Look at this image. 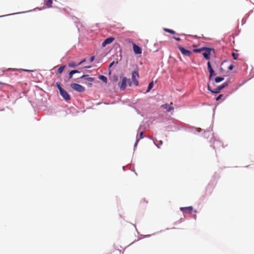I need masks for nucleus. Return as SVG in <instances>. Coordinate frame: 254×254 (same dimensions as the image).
Here are the masks:
<instances>
[{"mask_svg": "<svg viewBox=\"0 0 254 254\" xmlns=\"http://www.w3.org/2000/svg\"><path fill=\"white\" fill-rule=\"evenodd\" d=\"M86 61V60L85 59H83V60H82L80 63H79L78 64V65H81V64H82L83 63H84Z\"/></svg>", "mask_w": 254, "mask_h": 254, "instance_id": "28", "label": "nucleus"}, {"mask_svg": "<svg viewBox=\"0 0 254 254\" xmlns=\"http://www.w3.org/2000/svg\"><path fill=\"white\" fill-rule=\"evenodd\" d=\"M203 52L202 53V55L203 56L204 58L207 60H209L211 53V52H214V50L212 48L204 47V49Z\"/></svg>", "mask_w": 254, "mask_h": 254, "instance_id": "2", "label": "nucleus"}, {"mask_svg": "<svg viewBox=\"0 0 254 254\" xmlns=\"http://www.w3.org/2000/svg\"><path fill=\"white\" fill-rule=\"evenodd\" d=\"M52 3H53V0H48L46 2V6L48 8H50L52 7Z\"/></svg>", "mask_w": 254, "mask_h": 254, "instance_id": "13", "label": "nucleus"}, {"mask_svg": "<svg viewBox=\"0 0 254 254\" xmlns=\"http://www.w3.org/2000/svg\"><path fill=\"white\" fill-rule=\"evenodd\" d=\"M60 94L66 100H68L70 99V95L64 89L60 92Z\"/></svg>", "mask_w": 254, "mask_h": 254, "instance_id": "11", "label": "nucleus"}, {"mask_svg": "<svg viewBox=\"0 0 254 254\" xmlns=\"http://www.w3.org/2000/svg\"><path fill=\"white\" fill-rule=\"evenodd\" d=\"M114 40H115V38L112 37H109V38L106 39L102 44V47H104L107 45L111 44V43H112L114 41Z\"/></svg>", "mask_w": 254, "mask_h": 254, "instance_id": "8", "label": "nucleus"}, {"mask_svg": "<svg viewBox=\"0 0 254 254\" xmlns=\"http://www.w3.org/2000/svg\"><path fill=\"white\" fill-rule=\"evenodd\" d=\"M162 143H163L162 141H160V144L161 145V144H162Z\"/></svg>", "mask_w": 254, "mask_h": 254, "instance_id": "38", "label": "nucleus"}, {"mask_svg": "<svg viewBox=\"0 0 254 254\" xmlns=\"http://www.w3.org/2000/svg\"><path fill=\"white\" fill-rule=\"evenodd\" d=\"M164 31L167 32L171 33V34H175V32L174 30L170 29L165 28L164 29Z\"/></svg>", "mask_w": 254, "mask_h": 254, "instance_id": "21", "label": "nucleus"}, {"mask_svg": "<svg viewBox=\"0 0 254 254\" xmlns=\"http://www.w3.org/2000/svg\"><path fill=\"white\" fill-rule=\"evenodd\" d=\"M138 141H139V139H137L136 140V142H135V145H136L137 144V143H138Z\"/></svg>", "mask_w": 254, "mask_h": 254, "instance_id": "36", "label": "nucleus"}, {"mask_svg": "<svg viewBox=\"0 0 254 254\" xmlns=\"http://www.w3.org/2000/svg\"><path fill=\"white\" fill-rule=\"evenodd\" d=\"M114 64V62H112L109 65V67H111L113 64Z\"/></svg>", "mask_w": 254, "mask_h": 254, "instance_id": "33", "label": "nucleus"}, {"mask_svg": "<svg viewBox=\"0 0 254 254\" xmlns=\"http://www.w3.org/2000/svg\"><path fill=\"white\" fill-rule=\"evenodd\" d=\"M204 49V47L199 48V49H193V51L194 53H200L201 52H203Z\"/></svg>", "mask_w": 254, "mask_h": 254, "instance_id": "17", "label": "nucleus"}, {"mask_svg": "<svg viewBox=\"0 0 254 254\" xmlns=\"http://www.w3.org/2000/svg\"><path fill=\"white\" fill-rule=\"evenodd\" d=\"M113 80L115 81V82H117L118 80V75H114L113 76Z\"/></svg>", "mask_w": 254, "mask_h": 254, "instance_id": "23", "label": "nucleus"}, {"mask_svg": "<svg viewBox=\"0 0 254 254\" xmlns=\"http://www.w3.org/2000/svg\"><path fill=\"white\" fill-rule=\"evenodd\" d=\"M139 78V75L137 71H132L131 74V79L135 86H138L139 82L138 79Z\"/></svg>", "mask_w": 254, "mask_h": 254, "instance_id": "4", "label": "nucleus"}, {"mask_svg": "<svg viewBox=\"0 0 254 254\" xmlns=\"http://www.w3.org/2000/svg\"><path fill=\"white\" fill-rule=\"evenodd\" d=\"M133 50L135 54H141L142 53L141 49L137 45L135 44H133L132 46Z\"/></svg>", "mask_w": 254, "mask_h": 254, "instance_id": "10", "label": "nucleus"}, {"mask_svg": "<svg viewBox=\"0 0 254 254\" xmlns=\"http://www.w3.org/2000/svg\"><path fill=\"white\" fill-rule=\"evenodd\" d=\"M233 68V65H231L230 66H229L228 67V69L229 70H232Z\"/></svg>", "mask_w": 254, "mask_h": 254, "instance_id": "32", "label": "nucleus"}, {"mask_svg": "<svg viewBox=\"0 0 254 254\" xmlns=\"http://www.w3.org/2000/svg\"><path fill=\"white\" fill-rule=\"evenodd\" d=\"M91 66H85L84 68H91Z\"/></svg>", "mask_w": 254, "mask_h": 254, "instance_id": "35", "label": "nucleus"}, {"mask_svg": "<svg viewBox=\"0 0 254 254\" xmlns=\"http://www.w3.org/2000/svg\"><path fill=\"white\" fill-rule=\"evenodd\" d=\"M71 88L79 92H83L85 91V87L77 83H72L70 84Z\"/></svg>", "mask_w": 254, "mask_h": 254, "instance_id": "3", "label": "nucleus"}, {"mask_svg": "<svg viewBox=\"0 0 254 254\" xmlns=\"http://www.w3.org/2000/svg\"><path fill=\"white\" fill-rule=\"evenodd\" d=\"M86 79L89 81H93L94 80V78L92 77H87Z\"/></svg>", "mask_w": 254, "mask_h": 254, "instance_id": "26", "label": "nucleus"}, {"mask_svg": "<svg viewBox=\"0 0 254 254\" xmlns=\"http://www.w3.org/2000/svg\"><path fill=\"white\" fill-rule=\"evenodd\" d=\"M4 84V83L1 82H0V84Z\"/></svg>", "mask_w": 254, "mask_h": 254, "instance_id": "39", "label": "nucleus"}, {"mask_svg": "<svg viewBox=\"0 0 254 254\" xmlns=\"http://www.w3.org/2000/svg\"><path fill=\"white\" fill-rule=\"evenodd\" d=\"M208 90H209L210 91V90H211L210 89V86L209 85L208 86Z\"/></svg>", "mask_w": 254, "mask_h": 254, "instance_id": "37", "label": "nucleus"}, {"mask_svg": "<svg viewBox=\"0 0 254 254\" xmlns=\"http://www.w3.org/2000/svg\"><path fill=\"white\" fill-rule=\"evenodd\" d=\"M178 48L184 56H187V57H190V55L191 54V52L190 51L186 50L184 48L182 47V46H181L180 45L178 46Z\"/></svg>", "mask_w": 254, "mask_h": 254, "instance_id": "5", "label": "nucleus"}, {"mask_svg": "<svg viewBox=\"0 0 254 254\" xmlns=\"http://www.w3.org/2000/svg\"><path fill=\"white\" fill-rule=\"evenodd\" d=\"M207 68H208V70L210 73V75H209V79H210L213 76H214L216 75V73H215L214 71L213 70V69L211 66L210 62L209 61L207 63Z\"/></svg>", "mask_w": 254, "mask_h": 254, "instance_id": "7", "label": "nucleus"}, {"mask_svg": "<svg viewBox=\"0 0 254 254\" xmlns=\"http://www.w3.org/2000/svg\"><path fill=\"white\" fill-rule=\"evenodd\" d=\"M143 131H141L139 133V138L140 139H142L143 138Z\"/></svg>", "mask_w": 254, "mask_h": 254, "instance_id": "25", "label": "nucleus"}, {"mask_svg": "<svg viewBox=\"0 0 254 254\" xmlns=\"http://www.w3.org/2000/svg\"><path fill=\"white\" fill-rule=\"evenodd\" d=\"M64 68H65V66L64 65H63V66H60L58 70V73H62L63 72Z\"/></svg>", "mask_w": 254, "mask_h": 254, "instance_id": "19", "label": "nucleus"}, {"mask_svg": "<svg viewBox=\"0 0 254 254\" xmlns=\"http://www.w3.org/2000/svg\"><path fill=\"white\" fill-rule=\"evenodd\" d=\"M173 38L177 41H180L181 39L179 37H173Z\"/></svg>", "mask_w": 254, "mask_h": 254, "instance_id": "30", "label": "nucleus"}, {"mask_svg": "<svg viewBox=\"0 0 254 254\" xmlns=\"http://www.w3.org/2000/svg\"><path fill=\"white\" fill-rule=\"evenodd\" d=\"M223 96V95L222 94H220L216 98V101H219V100H220L221 99V98Z\"/></svg>", "mask_w": 254, "mask_h": 254, "instance_id": "24", "label": "nucleus"}, {"mask_svg": "<svg viewBox=\"0 0 254 254\" xmlns=\"http://www.w3.org/2000/svg\"><path fill=\"white\" fill-rule=\"evenodd\" d=\"M153 85H154L153 81L151 82L149 84L146 92H149L150 91V90L153 88Z\"/></svg>", "mask_w": 254, "mask_h": 254, "instance_id": "14", "label": "nucleus"}, {"mask_svg": "<svg viewBox=\"0 0 254 254\" xmlns=\"http://www.w3.org/2000/svg\"><path fill=\"white\" fill-rule=\"evenodd\" d=\"M73 72H72V70L69 73V78H71L72 77V75L73 74Z\"/></svg>", "mask_w": 254, "mask_h": 254, "instance_id": "27", "label": "nucleus"}, {"mask_svg": "<svg viewBox=\"0 0 254 254\" xmlns=\"http://www.w3.org/2000/svg\"><path fill=\"white\" fill-rule=\"evenodd\" d=\"M121 81L119 82L118 85L121 90H125L127 87V84L129 86H131V82L130 79H127V77L123 76L120 77Z\"/></svg>", "mask_w": 254, "mask_h": 254, "instance_id": "1", "label": "nucleus"}, {"mask_svg": "<svg viewBox=\"0 0 254 254\" xmlns=\"http://www.w3.org/2000/svg\"><path fill=\"white\" fill-rule=\"evenodd\" d=\"M180 210L185 213H191L193 210V207L192 206L181 207Z\"/></svg>", "mask_w": 254, "mask_h": 254, "instance_id": "9", "label": "nucleus"}, {"mask_svg": "<svg viewBox=\"0 0 254 254\" xmlns=\"http://www.w3.org/2000/svg\"><path fill=\"white\" fill-rule=\"evenodd\" d=\"M56 86L57 87H58V88L59 89V91H60V93L63 91L64 90L63 88H62L61 85V83L60 82H57L56 83Z\"/></svg>", "mask_w": 254, "mask_h": 254, "instance_id": "20", "label": "nucleus"}, {"mask_svg": "<svg viewBox=\"0 0 254 254\" xmlns=\"http://www.w3.org/2000/svg\"><path fill=\"white\" fill-rule=\"evenodd\" d=\"M78 64H76L75 62H71L68 64V66L70 67H75L78 66Z\"/></svg>", "mask_w": 254, "mask_h": 254, "instance_id": "18", "label": "nucleus"}, {"mask_svg": "<svg viewBox=\"0 0 254 254\" xmlns=\"http://www.w3.org/2000/svg\"><path fill=\"white\" fill-rule=\"evenodd\" d=\"M228 85V82H224L221 85L219 86L214 90H210V92L213 93H218L220 91L226 87Z\"/></svg>", "mask_w": 254, "mask_h": 254, "instance_id": "6", "label": "nucleus"}, {"mask_svg": "<svg viewBox=\"0 0 254 254\" xmlns=\"http://www.w3.org/2000/svg\"><path fill=\"white\" fill-rule=\"evenodd\" d=\"M87 76H88V75H82V76H81V78H85V77H87Z\"/></svg>", "mask_w": 254, "mask_h": 254, "instance_id": "34", "label": "nucleus"}, {"mask_svg": "<svg viewBox=\"0 0 254 254\" xmlns=\"http://www.w3.org/2000/svg\"><path fill=\"white\" fill-rule=\"evenodd\" d=\"M99 78L100 79L102 80L105 83H107V78L104 75H100L99 76Z\"/></svg>", "mask_w": 254, "mask_h": 254, "instance_id": "15", "label": "nucleus"}, {"mask_svg": "<svg viewBox=\"0 0 254 254\" xmlns=\"http://www.w3.org/2000/svg\"><path fill=\"white\" fill-rule=\"evenodd\" d=\"M224 78L222 77H217L215 78V81L216 83H219L220 82L222 81Z\"/></svg>", "mask_w": 254, "mask_h": 254, "instance_id": "16", "label": "nucleus"}, {"mask_svg": "<svg viewBox=\"0 0 254 254\" xmlns=\"http://www.w3.org/2000/svg\"><path fill=\"white\" fill-rule=\"evenodd\" d=\"M94 59H95V57L94 56H92L90 59V62L91 63L92 62H93V61L94 60Z\"/></svg>", "mask_w": 254, "mask_h": 254, "instance_id": "29", "label": "nucleus"}, {"mask_svg": "<svg viewBox=\"0 0 254 254\" xmlns=\"http://www.w3.org/2000/svg\"><path fill=\"white\" fill-rule=\"evenodd\" d=\"M72 72H73V73L74 74L76 73H78V72H79V71L77 70H72Z\"/></svg>", "mask_w": 254, "mask_h": 254, "instance_id": "31", "label": "nucleus"}, {"mask_svg": "<svg viewBox=\"0 0 254 254\" xmlns=\"http://www.w3.org/2000/svg\"><path fill=\"white\" fill-rule=\"evenodd\" d=\"M232 55L234 60L237 59L239 56V54L238 53H233Z\"/></svg>", "mask_w": 254, "mask_h": 254, "instance_id": "22", "label": "nucleus"}, {"mask_svg": "<svg viewBox=\"0 0 254 254\" xmlns=\"http://www.w3.org/2000/svg\"><path fill=\"white\" fill-rule=\"evenodd\" d=\"M173 104L172 103H171L170 104H168L167 103L163 104L161 106V107H162L164 109H165L167 110L168 112H170L172 110H174V107L172 106Z\"/></svg>", "mask_w": 254, "mask_h": 254, "instance_id": "12", "label": "nucleus"}]
</instances>
